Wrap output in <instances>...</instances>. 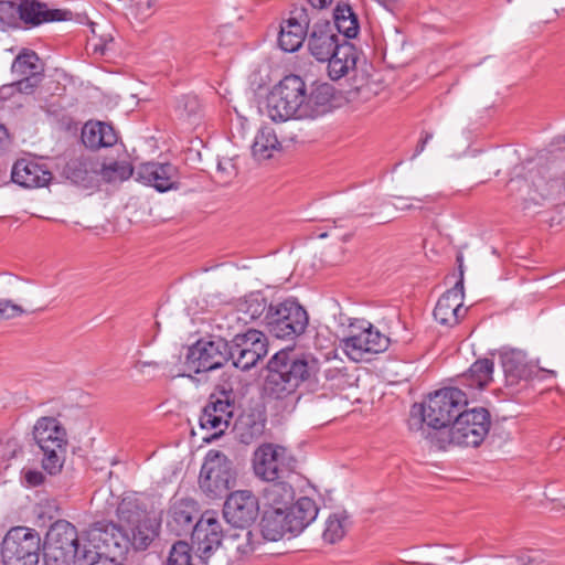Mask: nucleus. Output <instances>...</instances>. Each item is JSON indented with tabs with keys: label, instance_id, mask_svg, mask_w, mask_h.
Listing matches in <instances>:
<instances>
[{
	"label": "nucleus",
	"instance_id": "obj_58",
	"mask_svg": "<svg viewBox=\"0 0 565 565\" xmlns=\"http://www.w3.org/2000/svg\"><path fill=\"white\" fill-rule=\"evenodd\" d=\"M237 550H238L242 554L247 555V554H249V553H252V552L254 551V547H253L252 545H249V544H248V545H246L245 547H241V546H238V547H237Z\"/></svg>",
	"mask_w": 565,
	"mask_h": 565
},
{
	"label": "nucleus",
	"instance_id": "obj_6",
	"mask_svg": "<svg viewBox=\"0 0 565 565\" xmlns=\"http://www.w3.org/2000/svg\"><path fill=\"white\" fill-rule=\"evenodd\" d=\"M490 426L489 411L484 407H475L461 411L447 431L429 433L427 438L440 450L450 445L478 447L488 435Z\"/></svg>",
	"mask_w": 565,
	"mask_h": 565
},
{
	"label": "nucleus",
	"instance_id": "obj_22",
	"mask_svg": "<svg viewBox=\"0 0 565 565\" xmlns=\"http://www.w3.org/2000/svg\"><path fill=\"white\" fill-rule=\"evenodd\" d=\"M12 181L23 188L34 189L46 186L52 180V172L38 162L21 159L12 168Z\"/></svg>",
	"mask_w": 565,
	"mask_h": 565
},
{
	"label": "nucleus",
	"instance_id": "obj_64",
	"mask_svg": "<svg viewBox=\"0 0 565 565\" xmlns=\"http://www.w3.org/2000/svg\"><path fill=\"white\" fill-rule=\"evenodd\" d=\"M327 236H328V233H326V232H324V233L319 234V237H320V238H324V237H327Z\"/></svg>",
	"mask_w": 565,
	"mask_h": 565
},
{
	"label": "nucleus",
	"instance_id": "obj_21",
	"mask_svg": "<svg viewBox=\"0 0 565 565\" xmlns=\"http://www.w3.org/2000/svg\"><path fill=\"white\" fill-rule=\"evenodd\" d=\"M199 514L198 503L193 499L175 500L168 510L167 527L177 536L191 534Z\"/></svg>",
	"mask_w": 565,
	"mask_h": 565
},
{
	"label": "nucleus",
	"instance_id": "obj_1",
	"mask_svg": "<svg viewBox=\"0 0 565 565\" xmlns=\"http://www.w3.org/2000/svg\"><path fill=\"white\" fill-rule=\"evenodd\" d=\"M334 92L328 83L312 84L308 89L300 76L290 74L267 95L266 114L275 122L316 119L332 110Z\"/></svg>",
	"mask_w": 565,
	"mask_h": 565
},
{
	"label": "nucleus",
	"instance_id": "obj_60",
	"mask_svg": "<svg viewBox=\"0 0 565 565\" xmlns=\"http://www.w3.org/2000/svg\"><path fill=\"white\" fill-rule=\"evenodd\" d=\"M217 170H218L220 172H224V171H226V167H225L222 162H218V164H217Z\"/></svg>",
	"mask_w": 565,
	"mask_h": 565
},
{
	"label": "nucleus",
	"instance_id": "obj_47",
	"mask_svg": "<svg viewBox=\"0 0 565 565\" xmlns=\"http://www.w3.org/2000/svg\"><path fill=\"white\" fill-rule=\"evenodd\" d=\"M516 561L519 565H548L540 553L533 551L522 552Z\"/></svg>",
	"mask_w": 565,
	"mask_h": 565
},
{
	"label": "nucleus",
	"instance_id": "obj_45",
	"mask_svg": "<svg viewBox=\"0 0 565 565\" xmlns=\"http://www.w3.org/2000/svg\"><path fill=\"white\" fill-rule=\"evenodd\" d=\"M137 18L146 20L154 12L156 0H132Z\"/></svg>",
	"mask_w": 565,
	"mask_h": 565
},
{
	"label": "nucleus",
	"instance_id": "obj_32",
	"mask_svg": "<svg viewBox=\"0 0 565 565\" xmlns=\"http://www.w3.org/2000/svg\"><path fill=\"white\" fill-rule=\"evenodd\" d=\"M333 25L337 34H342V40H350L356 38L360 30L358 15L353 12L352 8L347 3H339L333 11Z\"/></svg>",
	"mask_w": 565,
	"mask_h": 565
},
{
	"label": "nucleus",
	"instance_id": "obj_31",
	"mask_svg": "<svg viewBox=\"0 0 565 565\" xmlns=\"http://www.w3.org/2000/svg\"><path fill=\"white\" fill-rule=\"evenodd\" d=\"M98 177L106 183L124 182L130 177H136V168L126 159L98 160Z\"/></svg>",
	"mask_w": 565,
	"mask_h": 565
},
{
	"label": "nucleus",
	"instance_id": "obj_2",
	"mask_svg": "<svg viewBox=\"0 0 565 565\" xmlns=\"http://www.w3.org/2000/svg\"><path fill=\"white\" fill-rule=\"evenodd\" d=\"M265 392L269 397L282 399L298 388L308 393L319 391L321 363L310 354L296 355L292 351L280 350L267 364Z\"/></svg>",
	"mask_w": 565,
	"mask_h": 565
},
{
	"label": "nucleus",
	"instance_id": "obj_5",
	"mask_svg": "<svg viewBox=\"0 0 565 565\" xmlns=\"http://www.w3.org/2000/svg\"><path fill=\"white\" fill-rule=\"evenodd\" d=\"M467 404V393L458 387H444L435 391L429 394L425 403L413 405L409 427L413 429V420L418 416L415 424L420 427L425 423L434 429L433 433L447 431Z\"/></svg>",
	"mask_w": 565,
	"mask_h": 565
},
{
	"label": "nucleus",
	"instance_id": "obj_3",
	"mask_svg": "<svg viewBox=\"0 0 565 565\" xmlns=\"http://www.w3.org/2000/svg\"><path fill=\"white\" fill-rule=\"evenodd\" d=\"M307 47L317 61L328 62V74L333 81L345 76L356 65L355 46L340 40L331 21L319 18L318 12H315V20L310 23Z\"/></svg>",
	"mask_w": 565,
	"mask_h": 565
},
{
	"label": "nucleus",
	"instance_id": "obj_53",
	"mask_svg": "<svg viewBox=\"0 0 565 565\" xmlns=\"http://www.w3.org/2000/svg\"><path fill=\"white\" fill-rule=\"evenodd\" d=\"M134 367L138 371V372H145V369L146 367H153V369H157L159 367V363L156 362V361H137L134 365Z\"/></svg>",
	"mask_w": 565,
	"mask_h": 565
},
{
	"label": "nucleus",
	"instance_id": "obj_59",
	"mask_svg": "<svg viewBox=\"0 0 565 565\" xmlns=\"http://www.w3.org/2000/svg\"><path fill=\"white\" fill-rule=\"evenodd\" d=\"M416 201L418 202H422V203H430V202H434L435 201V196L433 195H426L422 199H415Z\"/></svg>",
	"mask_w": 565,
	"mask_h": 565
},
{
	"label": "nucleus",
	"instance_id": "obj_18",
	"mask_svg": "<svg viewBox=\"0 0 565 565\" xmlns=\"http://www.w3.org/2000/svg\"><path fill=\"white\" fill-rule=\"evenodd\" d=\"M223 536L222 524L213 511L202 513L191 532L192 543L204 557L221 545Z\"/></svg>",
	"mask_w": 565,
	"mask_h": 565
},
{
	"label": "nucleus",
	"instance_id": "obj_14",
	"mask_svg": "<svg viewBox=\"0 0 565 565\" xmlns=\"http://www.w3.org/2000/svg\"><path fill=\"white\" fill-rule=\"evenodd\" d=\"M235 408V394L232 388H221L212 393L199 418L201 428L214 430V437L220 436L230 426Z\"/></svg>",
	"mask_w": 565,
	"mask_h": 565
},
{
	"label": "nucleus",
	"instance_id": "obj_56",
	"mask_svg": "<svg viewBox=\"0 0 565 565\" xmlns=\"http://www.w3.org/2000/svg\"><path fill=\"white\" fill-rule=\"evenodd\" d=\"M338 371L334 369H328L323 371L324 380H332Z\"/></svg>",
	"mask_w": 565,
	"mask_h": 565
},
{
	"label": "nucleus",
	"instance_id": "obj_10",
	"mask_svg": "<svg viewBox=\"0 0 565 565\" xmlns=\"http://www.w3.org/2000/svg\"><path fill=\"white\" fill-rule=\"evenodd\" d=\"M43 550L41 536L34 530L15 526L8 531L1 544L3 565H38Z\"/></svg>",
	"mask_w": 565,
	"mask_h": 565
},
{
	"label": "nucleus",
	"instance_id": "obj_37",
	"mask_svg": "<svg viewBox=\"0 0 565 565\" xmlns=\"http://www.w3.org/2000/svg\"><path fill=\"white\" fill-rule=\"evenodd\" d=\"M39 62L40 58L35 52L24 51L14 58L11 71L20 77L43 76V68Z\"/></svg>",
	"mask_w": 565,
	"mask_h": 565
},
{
	"label": "nucleus",
	"instance_id": "obj_38",
	"mask_svg": "<svg viewBox=\"0 0 565 565\" xmlns=\"http://www.w3.org/2000/svg\"><path fill=\"white\" fill-rule=\"evenodd\" d=\"M201 103L195 95H183L177 99L174 113L178 119L194 122L201 116Z\"/></svg>",
	"mask_w": 565,
	"mask_h": 565
},
{
	"label": "nucleus",
	"instance_id": "obj_7",
	"mask_svg": "<svg viewBox=\"0 0 565 565\" xmlns=\"http://www.w3.org/2000/svg\"><path fill=\"white\" fill-rule=\"evenodd\" d=\"M309 324L307 310L295 298L270 301L265 329L277 339L294 341Z\"/></svg>",
	"mask_w": 565,
	"mask_h": 565
},
{
	"label": "nucleus",
	"instance_id": "obj_57",
	"mask_svg": "<svg viewBox=\"0 0 565 565\" xmlns=\"http://www.w3.org/2000/svg\"><path fill=\"white\" fill-rule=\"evenodd\" d=\"M9 137L8 129L0 122V142Z\"/></svg>",
	"mask_w": 565,
	"mask_h": 565
},
{
	"label": "nucleus",
	"instance_id": "obj_26",
	"mask_svg": "<svg viewBox=\"0 0 565 565\" xmlns=\"http://www.w3.org/2000/svg\"><path fill=\"white\" fill-rule=\"evenodd\" d=\"M319 509L316 502L308 498L301 497L296 502H292L287 509L286 513L289 519L291 534L297 535L301 533L312 521L316 520Z\"/></svg>",
	"mask_w": 565,
	"mask_h": 565
},
{
	"label": "nucleus",
	"instance_id": "obj_23",
	"mask_svg": "<svg viewBox=\"0 0 565 565\" xmlns=\"http://www.w3.org/2000/svg\"><path fill=\"white\" fill-rule=\"evenodd\" d=\"M98 159L78 157L71 159L63 169V175L72 183L85 189L93 188L98 182Z\"/></svg>",
	"mask_w": 565,
	"mask_h": 565
},
{
	"label": "nucleus",
	"instance_id": "obj_46",
	"mask_svg": "<svg viewBox=\"0 0 565 565\" xmlns=\"http://www.w3.org/2000/svg\"><path fill=\"white\" fill-rule=\"evenodd\" d=\"M23 312L24 310L20 306L12 303L10 300L0 299V320L11 319Z\"/></svg>",
	"mask_w": 565,
	"mask_h": 565
},
{
	"label": "nucleus",
	"instance_id": "obj_11",
	"mask_svg": "<svg viewBox=\"0 0 565 565\" xmlns=\"http://www.w3.org/2000/svg\"><path fill=\"white\" fill-rule=\"evenodd\" d=\"M233 461L218 450H210L201 468L199 483L210 499L222 498L235 486Z\"/></svg>",
	"mask_w": 565,
	"mask_h": 565
},
{
	"label": "nucleus",
	"instance_id": "obj_43",
	"mask_svg": "<svg viewBox=\"0 0 565 565\" xmlns=\"http://www.w3.org/2000/svg\"><path fill=\"white\" fill-rule=\"evenodd\" d=\"M19 26V3L13 1H0V30L4 31Z\"/></svg>",
	"mask_w": 565,
	"mask_h": 565
},
{
	"label": "nucleus",
	"instance_id": "obj_9",
	"mask_svg": "<svg viewBox=\"0 0 565 565\" xmlns=\"http://www.w3.org/2000/svg\"><path fill=\"white\" fill-rule=\"evenodd\" d=\"M33 438L43 452V469L52 476L58 473L67 446L65 428L54 417H41L33 427Z\"/></svg>",
	"mask_w": 565,
	"mask_h": 565
},
{
	"label": "nucleus",
	"instance_id": "obj_30",
	"mask_svg": "<svg viewBox=\"0 0 565 565\" xmlns=\"http://www.w3.org/2000/svg\"><path fill=\"white\" fill-rule=\"evenodd\" d=\"M291 479L268 481L263 490L266 504L270 509L286 510L295 500V490Z\"/></svg>",
	"mask_w": 565,
	"mask_h": 565
},
{
	"label": "nucleus",
	"instance_id": "obj_49",
	"mask_svg": "<svg viewBox=\"0 0 565 565\" xmlns=\"http://www.w3.org/2000/svg\"><path fill=\"white\" fill-rule=\"evenodd\" d=\"M24 480L30 487H39L44 483L45 476L39 470H26L24 472Z\"/></svg>",
	"mask_w": 565,
	"mask_h": 565
},
{
	"label": "nucleus",
	"instance_id": "obj_33",
	"mask_svg": "<svg viewBox=\"0 0 565 565\" xmlns=\"http://www.w3.org/2000/svg\"><path fill=\"white\" fill-rule=\"evenodd\" d=\"M270 302L260 292H250L241 299L237 303V310L246 316L250 321L260 320L265 327V317L268 312Z\"/></svg>",
	"mask_w": 565,
	"mask_h": 565
},
{
	"label": "nucleus",
	"instance_id": "obj_12",
	"mask_svg": "<svg viewBox=\"0 0 565 565\" xmlns=\"http://www.w3.org/2000/svg\"><path fill=\"white\" fill-rule=\"evenodd\" d=\"M296 469V458L282 446L265 444L254 454V472L267 482L292 479Z\"/></svg>",
	"mask_w": 565,
	"mask_h": 565
},
{
	"label": "nucleus",
	"instance_id": "obj_35",
	"mask_svg": "<svg viewBox=\"0 0 565 565\" xmlns=\"http://www.w3.org/2000/svg\"><path fill=\"white\" fill-rule=\"evenodd\" d=\"M166 565H206V561L202 555H193L189 543L177 541L169 551Z\"/></svg>",
	"mask_w": 565,
	"mask_h": 565
},
{
	"label": "nucleus",
	"instance_id": "obj_55",
	"mask_svg": "<svg viewBox=\"0 0 565 565\" xmlns=\"http://www.w3.org/2000/svg\"><path fill=\"white\" fill-rule=\"evenodd\" d=\"M381 6H383L390 12H394L398 8L397 0H376Z\"/></svg>",
	"mask_w": 565,
	"mask_h": 565
},
{
	"label": "nucleus",
	"instance_id": "obj_48",
	"mask_svg": "<svg viewBox=\"0 0 565 565\" xmlns=\"http://www.w3.org/2000/svg\"><path fill=\"white\" fill-rule=\"evenodd\" d=\"M21 450V446L17 438H8L2 445V457L10 460L15 458Z\"/></svg>",
	"mask_w": 565,
	"mask_h": 565
},
{
	"label": "nucleus",
	"instance_id": "obj_24",
	"mask_svg": "<svg viewBox=\"0 0 565 565\" xmlns=\"http://www.w3.org/2000/svg\"><path fill=\"white\" fill-rule=\"evenodd\" d=\"M67 11L50 9L38 0H21L19 2L20 22L31 26H38L45 22L63 21Z\"/></svg>",
	"mask_w": 565,
	"mask_h": 565
},
{
	"label": "nucleus",
	"instance_id": "obj_19",
	"mask_svg": "<svg viewBox=\"0 0 565 565\" xmlns=\"http://www.w3.org/2000/svg\"><path fill=\"white\" fill-rule=\"evenodd\" d=\"M460 278L451 289L445 291L438 299L434 309V318L443 326H456L460 318L463 299V269L462 257L458 256Z\"/></svg>",
	"mask_w": 565,
	"mask_h": 565
},
{
	"label": "nucleus",
	"instance_id": "obj_4",
	"mask_svg": "<svg viewBox=\"0 0 565 565\" xmlns=\"http://www.w3.org/2000/svg\"><path fill=\"white\" fill-rule=\"evenodd\" d=\"M130 547V535L124 527L113 521H98L86 531V544L79 565H95L105 559L117 563L122 559Z\"/></svg>",
	"mask_w": 565,
	"mask_h": 565
},
{
	"label": "nucleus",
	"instance_id": "obj_42",
	"mask_svg": "<svg viewBox=\"0 0 565 565\" xmlns=\"http://www.w3.org/2000/svg\"><path fill=\"white\" fill-rule=\"evenodd\" d=\"M345 515L332 514L329 516L323 531V540L330 544H334L345 535Z\"/></svg>",
	"mask_w": 565,
	"mask_h": 565
},
{
	"label": "nucleus",
	"instance_id": "obj_36",
	"mask_svg": "<svg viewBox=\"0 0 565 565\" xmlns=\"http://www.w3.org/2000/svg\"><path fill=\"white\" fill-rule=\"evenodd\" d=\"M230 343V350L249 351V350H268L267 337L256 329H249L245 333L236 334Z\"/></svg>",
	"mask_w": 565,
	"mask_h": 565
},
{
	"label": "nucleus",
	"instance_id": "obj_16",
	"mask_svg": "<svg viewBox=\"0 0 565 565\" xmlns=\"http://www.w3.org/2000/svg\"><path fill=\"white\" fill-rule=\"evenodd\" d=\"M360 332L341 340V348L348 356L354 361H361L366 353L384 352L390 344V339L375 329L370 322L362 321Z\"/></svg>",
	"mask_w": 565,
	"mask_h": 565
},
{
	"label": "nucleus",
	"instance_id": "obj_17",
	"mask_svg": "<svg viewBox=\"0 0 565 565\" xmlns=\"http://www.w3.org/2000/svg\"><path fill=\"white\" fill-rule=\"evenodd\" d=\"M315 20V12L303 7H295L289 11L288 18L280 23L278 44L285 52L298 51L307 41L310 23Z\"/></svg>",
	"mask_w": 565,
	"mask_h": 565
},
{
	"label": "nucleus",
	"instance_id": "obj_28",
	"mask_svg": "<svg viewBox=\"0 0 565 565\" xmlns=\"http://www.w3.org/2000/svg\"><path fill=\"white\" fill-rule=\"evenodd\" d=\"M289 525L286 510L268 508L260 521V532L264 539L275 542L282 539L286 533L291 534Z\"/></svg>",
	"mask_w": 565,
	"mask_h": 565
},
{
	"label": "nucleus",
	"instance_id": "obj_34",
	"mask_svg": "<svg viewBox=\"0 0 565 565\" xmlns=\"http://www.w3.org/2000/svg\"><path fill=\"white\" fill-rule=\"evenodd\" d=\"M280 142L276 132L270 127H262L252 145V153L257 160H267L273 157L274 151L280 149Z\"/></svg>",
	"mask_w": 565,
	"mask_h": 565
},
{
	"label": "nucleus",
	"instance_id": "obj_13",
	"mask_svg": "<svg viewBox=\"0 0 565 565\" xmlns=\"http://www.w3.org/2000/svg\"><path fill=\"white\" fill-rule=\"evenodd\" d=\"M231 360L230 343L221 337L198 340L188 349L185 365L194 373L210 372L223 367Z\"/></svg>",
	"mask_w": 565,
	"mask_h": 565
},
{
	"label": "nucleus",
	"instance_id": "obj_15",
	"mask_svg": "<svg viewBox=\"0 0 565 565\" xmlns=\"http://www.w3.org/2000/svg\"><path fill=\"white\" fill-rule=\"evenodd\" d=\"M259 515V500L249 490H237L226 495L223 505L225 521L234 527L248 529Z\"/></svg>",
	"mask_w": 565,
	"mask_h": 565
},
{
	"label": "nucleus",
	"instance_id": "obj_44",
	"mask_svg": "<svg viewBox=\"0 0 565 565\" xmlns=\"http://www.w3.org/2000/svg\"><path fill=\"white\" fill-rule=\"evenodd\" d=\"M43 76H25L15 81L12 86L22 94H32L41 83Z\"/></svg>",
	"mask_w": 565,
	"mask_h": 565
},
{
	"label": "nucleus",
	"instance_id": "obj_29",
	"mask_svg": "<svg viewBox=\"0 0 565 565\" xmlns=\"http://www.w3.org/2000/svg\"><path fill=\"white\" fill-rule=\"evenodd\" d=\"M493 369L492 360L478 359L466 373L460 375L459 382L467 388L482 391L492 382Z\"/></svg>",
	"mask_w": 565,
	"mask_h": 565
},
{
	"label": "nucleus",
	"instance_id": "obj_63",
	"mask_svg": "<svg viewBox=\"0 0 565 565\" xmlns=\"http://www.w3.org/2000/svg\"><path fill=\"white\" fill-rule=\"evenodd\" d=\"M246 537H247L248 541L250 540V537H252V532L250 531L246 532Z\"/></svg>",
	"mask_w": 565,
	"mask_h": 565
},
{
	"label": "nucleus",
	"instance_id": "obj_25",
	"mask_svg": "<svg viewBox=\"0 0 565 565\" xmlns=\"http://www.w3.org/2000/svg\"><path fill=\"white\" fill-rule=\"evenodd\" d=\"M500 359L508 386H515L521 381H527L536 373L534 367L525 361V355L521 351L503 352L500 354Z\"/></svg>",
	"mask_w": 565,
	"mask_h": 565
},
{
	"label": "nucleus",
	"instance_id": "obj_8",
	"mask_svg": "<svg viewBox=\"0 0 565 565\" xmlns=\"http://www.w3.org/2000/svg\"><path fill=\"white\" fill-rule=\"evenodd\" d=\"M82 553L77 531L72 523L58 520L50 526L43 543L45 565H79Z\"/></svg>",
	"mask_w": 565,
	"mask_h": 565
},
{
	"label": "nucleus",
	"instance_id": "obj_27",
	"mask_svg": "<svg viewBox=\"0 0 565 565\" xmlns=\"http://www.w3.org/2000/svg\"><path fill=\"white\" fill-rule=\"evenodd\" d=\"M118 137L114 127L102 121H88L82 129V141L85 147L99 149L115 146Z\"/></svg>",
	"mask_w": 565,
	"mask_h": 565
},
{
	"label": "nucleus",
	"instance_id": "obj_61",
	"mask_svg": "<svg viewBox=\"0 0 565 565\" xmlns=\"http://www.w3.org/2000/svg\"><path fill=\"white\" fill-rule=\"evenodd\" d=\"M415 206L413 204H409V205H406L404 207H402V210H411V209H414Z\"/></svg>",
	"mask_w": 565,
	"mask_h": 565
},
{
	"label": "nucleus",
	"instance_id": "obj_51",
	"mask_svg": "<svg viewBox=\"0 0 565 565\" xmlns=\"http://www.w3.org/2000/svg\"><path fill=\"white\" fill-rule=\"evenodd\" d=\"M250 428H252V430L248 433H241L242 443H244V444L252 443L255 435H260L263 431V426L257 423H254Z\"/></svg>",
	"mask_w": 565,
	"mask_h": 565
},
{
	"label": "nucleus",
	"instance_id": "obj_41",
	"mask_svg": "<svg viewBox=\"0 0 565 565\" xmlns=\"http://www.w3.org/2000/svg\"><path fill=\"white\" fill-rule=\"evenodd\" d=\"M267 351L268 350H231L230 361L236 369L247 371L254 367L267 354Z\"/></svg>",
	"mask_w": 565,
	"mask_h": 565
},
{
	"label": "nucleus",
	"instance_id": "obj_52",
	"mask_svg": "<svg viewBox=\"0 0 565 565\" xmlns=\"http://www.w3.org/2000/svg\"><path fill=\"white\" fill-rule=\"evenodd\" d=\"M431 138H433V134L431 132H427L426 131V132L423 134L422 138L419 139V141H418V143H417V146L415 148V151H414V153L412 156V159L416 158L418 154H420L424 151L427 142Z\"/></svg>",
	"mask_w": 565,
	"mask_h": 565
},
{
	"label": "nucleus",
	"instance_id": "obj_39",
	"mask_svg": "<svg viewBox=\"0 0 565 565\" xmlns=\"http://www.w3.org/2000/svg\"><path fill=\"white\" fill-rule=\"evenodd\" d=\"M130 546L135 550H146L157 536V531L149 519L130 527Z\"/></svg>",
	"mask_w": 565,
	"mask_h": 565
},
{
	"label": "nucleus",
	"instance_id": "obj_62",
	"mask_svg": "<svg viewBox=\"0 0 565 565\" xmlns=\"http://www.w3.org/2000/svg\"><path fill=\"white\" fill-rule=\"evenodd\" d=\"M350 238H351V234H347V235L343 236V241L344 242L349 241Z\"/></svg>",
	"mask_w": 565,
	"mask_h": 565
},
{
	"label": "nucleus",
	"instance_id": "obj_40",
	"mask_svg": "<svg viewBox=\"0 0 565 565\" xmlns=\"http://www.w3.org/2000/svg\"><path fill=\"white\" fill-rule=\"evenodd\" d=\"M117 516L120 522L129 527L137 525L148 519L146 511L140 508L136 500L124 499L117 507Z\"/></svg>",
	"mask_w": 565,
	"mask_h": 565
},
{
	"label": "nucleus",
	"instance_id": "obj_20",
	"mask_svg": "<svg viewBox=\"0 0 565 565\" xmlns=\"http://www.w3.org/2000/svg\"><path fill=\"white\" fill-rule=\"evenodd\" d=\"M136 180L159 192L177 188L178 169L171 163L146 162L136 168Z\"/></svg>",
	"mask_w": 565,
	"mask_h": 565
},
{
	"label": "nucleus",
	"instance_id": "obj_54",
	"mask_svg": "<svg viewBox=\"0 0 565 565\" xmlns=\"http://www.w3.org/2000/svg\"><path fill=\"white\" fill-rule=\"evenodd\" d=\"M333 0H308L310 6L312 7L309 11L317 12L316 10H321L327 8L332 3Z\"/></svg>",
	"mask_w": 565,
	"mask_h": 565
},
{
	"label": "nucleus",
	"instance_id": "obj_50",
	"mask_svg": "<svg viewBox=\"0 0 565 565\" xmlns=\"http://www.w3.org/2000/svg\"><path fill=\"white\" fill-rule=\"evenodd\" d=\"M552 193L548 192H536L534 194H530L529 198L524 199V209L530 207V205L533 203L534 205H541L542 201L550 198Z\"/></svg>",
	"mask_w": 565,
	"mask_h": 565
}]
</instances>
